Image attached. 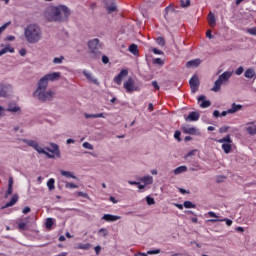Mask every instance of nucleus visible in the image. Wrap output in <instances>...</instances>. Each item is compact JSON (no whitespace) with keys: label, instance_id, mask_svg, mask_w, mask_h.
<instances>
[{"label":"nucleus","instance_id":"14","mask_svg":"<svg viewBox=\"0 0 256 256\" xmlns=\"http://www.w3.org/2000/svg\"><path fill=\"white\" fill-rule=\"evenodd\" d=\"M205 99V95H201L198 97V103H200V107L202 109H207V107H211V101Z\"/></svg>","mask_w":256,"mask_h":256},{"label":"nucleus","instance_id":"54","mask_svg":"<svg viewBox=\"0 0 256 256\" xmlns=\"http://www.w3.org/2000/svg\"><path fill=\"white\" fill-rule=\"evenodd\" d=\"M102 63H104V65H107V63H109V57L103 55L102 56Z\"/></svg>","mask_w":256,"mask_h":256},{"label":"nucleus","instance_id":"25","mask_svg":"<svg viewBox=\"0 0 256 256\" xmlns=\"http://www.w3.org/2000/svg\"><path fill=\"white\" fill-rule=\"evenodd\" d=\"M50 153H55V155H59V145L52 143L51 148H46Z\"/></svg>","mask_w":256,"mask_h":256},{"label":"nucleus","instance_id":"30","mask_svg":"<svg viewBox=\"0 0 256 256\" xmlns=\"http://www.w3.org/2000/svg\"><path fill=\"white\" fill-rule=\"evenodd\" d=\"M129 51H130V53H132L133 55L139 54V48L137 47V44H131V45L129 46Z\"/></svg>","mask_w":256,"mask_h":256},{"label":"nucleus","instance_id":"48","mask_svg":"<svg viewBox=\"0 0 256 256\" xmlns=\"http://www.w3.org/2000/svg\"><path fill=\"white\" fill-rule=\"evenodd\" d=\"M83 74L85 75V77H86L89 81H92L93 83H97V80L91 79V74L87 73V71H84Z\"/></svg>","mask_w":256,"mask_h":256},{"label":"nucleus","instance_id":"3","mask_svg":"<svg viewBox=\"0 0 256 256\" xmlns=\"http://www.w3.org/2000/svg\"><path fill=\"white\" fill-rule=\"evenodd\" d=\"M233 77L232 71H225L222 73L218 79L215 81L213 88L211 91H214V93H218V91H221V85H227L229 83V80Z\"/></svg>","mask_w":256,"mask_h":256},{"label":"nucleus","instance_id":"52","mask_svg":"<svg viewBox=\"0 0 256 256\" xmlns=\"http://www.w3.org/2000/svg\"><path fill=\"white\" fill-rule=\"evenodd\" d=\"M174 137L175 139H177L178 141H181V132L179 130H177L175 133H174Z\"/></svg>","mask_w":256,"mask_h":256},{"label":"nucleus","instance_id":"13","mask_svg":"<svg viewBox=\"0 0 256 256\" xmlns=\"http://www.w3.org/2000/svg\"><path fill=\"white\" fill-rule=\"evenodd\" d=\"M46 81H59L61 79V73L60 72H53L50 74H46L45 76Z\"/></svg>","mask_w":256,"mask_h":256},{"label":"nucleus","instance_id":"8","mask_svg":"<svg viewBox=\"0 0 256 256\" xmlns=\"http://www.w3.org/2000/svg\"><path fill=\"white\" fill-rule=\"evenodd\" d=\"M49 85V82L45 77H42L38 82V87L35 91V93H39L41 91H47V87Z\"/></svg>","mask_w":256,"mask_h":256},{"label":"nucleus","instance_id":"6","mask_svg":"<svg viewBox=\"0 0 256 256\" xmlns=\"http://www.w3.org/2000/svg\"><path fill=\"white\" fill-rule=\"evenodd\" d=\"M207 215H208V217H213L212 219L208 220V223H223V222H225L228 227H231V225H233L232 220H230L229 218L219 217L213 211L208 212Z\"/></svg>","mask_w":256,"mask_h":256},{"label":"nucleus","instance_id":"57","mask_svg":"<svg viewBox=\"0 0 256 256\" xmlns=\"http://www.w3.org/2000/svg\"><path fill=\"white\" fill-rule=\"evenodd\" d=\"M19 54L21 55V57H25L27 55V50L22 48L20 51H19Z\"/></svg>","mask_w":256,"mask_h":256},{"label":"nucleus","instance_id":"50","mask_svg":"<svg viewBox=\"0 0 256 256\" xmlns=\"http://www.w3.org/2000/svg\"><path fill=\"white\" fill-rule=\"evenodd\" d=\"M13 194V187L8 186V190L6 192L5 198L7 199V197H9V195Z\"/></svg>","mask_w":256,"mask_h":256},{"label":"nucleus","instance_id":"18","mask_svg":"<svg viewBox=\"0 0 256 256\" xmlns=\"http://www.w3.org/2000/svg\"><path fill=\"white\" fill-rule=\"evenodd\" d=\"M199 65H201V60L199 59L190 60L186 63L188 69H191V67H199Z\"/></svg>","mask_w":256,"mask_h":256},{"label":"nucleus","instance_id":"9","mask_svg":"<svg viewBox=\"0 0 256 256\" xmlns=\"http://www.w3.org/2000/svg\"><path fill=\"white\" fill-rule=\"evenodd\" d=\"M124 89L127 93H133L135 91V80L133 78H128L126 82H124Z\"/></svg>","mask_w":256,"mask_h":256},{"label":"nucleus","instance_id":"39","mask_svg":"<svg viewBox=\"0 0 256 256\" xmlns=\"http://www.w3.org/2000/svg\"><path fill=\"white\" fill-rule=\"evenodd\" d=\"M153 65H165V61L161 58H155L152 60Z\"/></svg>","mask_w":256,"mask_h":256},{"label":"nucleus","instance_id":"40","mask_svg":"<svg viewBox=\"0 0 256 256\" xmlns=\"http://www.w3.org/2000/svg\"><path fill=\"white\" fill-rule=\"evenodd\" d=\"M156 43H157V45H160V47H165V38H163V37H158V38L156 39Z\"/></svg>","mask_w":256,"mask_h":256},{"label":"nucleus","instance_id":"64","mask_svg":"<svg viewBox=\"0 0 256 256\" xmlns=\"http://www.w3.org/2000/svg\"><path fill=\"white\" fill-rule=\"evenodd\" d=\"M6 41H15V36H8Z\"/></svg>","mask_w":256,"mask_h":256},{"label":"nucleus","instance_id":"42","mask_svg":"<svg viewBox=\"0 0 256 256\" xmlns=\"http://www.w3.org/2000/svg\"><path fill=\"white\" fill-rule=\"evenodd\" d=\"M146 202H147V205H155V199L153 197L147 196Z\"/></svg>","mask_w":256,"mask_h":256},{"label":"nucleus","instance_id":"31","mask_svg":"<svg viewBox=\"0 0 256 256\" xmlns=\"http://www.w3.org/2000/svg\"><path fill=\"white\" fill-rule=\"evenodd\" d=\"M45 225H46V229H52L53 225H55V219L47 218Z\"/></svg>","mask_w":256,"mask_h":256},{"label":"nucleus","instance_id":"28","mask_svg":"<svg viewBox=\"0 0 256 256\" xmlns=\"http://www.w3.org/2000/svg\"><path fill=\"white\" fill-rule=\"evenodd\" d=\"M142 183L145 185H151L153 183V176H144L141 178Z\"/></svg>","mask_w":256,"mask_h":256},{"label":"nucleus","instance_id":"35","mask_svg":"<svg viewBox=\"0 0 256 256\" xmlns=\"http://www.w3.org/2000/svg\"><path fill=\"white\" fill-rule=\"evenodd\" d=\"M183 206L185 209H195L196 205L193 204L191 201H185Z\"/></svg>","mask_w":256,"mask_h":256},{"label":"nucleus","instance_id":"37","mask_svg":"<svg viewBox=\"0 0 256 256\" xmlns=\"http://www.w3.org/2000/svg\"><path fill=\"white\" fill-rule=\"evenodd\" d=\"M18 229H19V231H27V223L18 222Z\"/></svg>","mask_w":256,"mask_h":256},{"label":"nucleus","instance_id":"38","mask_svg":"<svg viewBox=\"0 0 256 256\" xmlns=\"http://www.w3.org/2000/svg\"><path fill=\"white\" fill-rule=\"evenodd\" d=\"M100 237H107L109 235V231L105 228H102L98 231Z\"/></svg>","mask_w":256,"mask_h":256},{"label":"nucleus","instance_id":"34","mask_svg":"<svg viewBox=\"0 0 256 256\" xmlns=\"http://www.w3.org/2000/svg\"><path fill=\"white\" fill-rule=\"evenodd\" d=\"M0 97H7V86L0 84Z\"/></svg>","mask_w":256,"mask_h":256},{"label":"nucleus","instance_id":"7","mask_svg":"<svg viewBox=\"0 0 256 256\" xmlns=\"http://www.w3.org/2000/svg\"><path fill=\"white\" fill-rule=\"evenodd\" d=\"M127 75H129V70L122 69L120 73L116 77H114V83H116V85H121V83H123V78L127 77Z\"/></svg>","mask_w":256,"mask_h":256},{"label":"nucleus","instance_id":"17","mask_svg":"<svg viewBox=\"0 0 256 256\" xmlns=\"http://www.w3.org/2000/svg\"><path fill=\"white\" fill-rule=\"evenodd\" d=\"M208 24L212 28H215V26L217 25V19L215 18V14H213V12H209L208 14Z\"/></svg>","mask_w":256,"mask_h":256},{"label":"nucleus","instance_id":"61","mask_svg":"<svg viewBox=\"0 0 256 256\" xmlns=\"http://www.w3.org/2000/svg\"><path fill=\"white\" fill-rule=\"evenodd\" d=\"M86 119H91V117L96 118L97 114H85Z\"/></svg>","mask_w":256,"mask_h":256},{"label":"nucleus","instance_id":"55","mask_svg":"<svg viewBox=\"0 0 256 256\" xmlns=\"http://www.w3.org/2000/svg\"><path fill=\"white\" fill-rule=\"evenodd\" d=\"M152 86L154 87V89H156V91H159L160 87L157 81H152Z\"/></svg>","mask_w":256,"mask_h":256},{"label":"nucleus","instance_id":"29","mask_svg":"<svg viewBox=\"0 0 256 256\" xmlns=\"http://www.w3.org/2000/svg\"><path fill=\"white\" fill-rule=\"evenodd\" d=\"M60 173L63 177H67V178H71V179H77V177L69 171L61 170Z\"/></svg>","mask_w":256,"mask_h":256},{"label":"nucleus","instance_id":"51","mask_svg":"<svg viewBox=\"0 0 256 256\" xmlns=\"http://www.w3.org/2000/svg\"><path fill=\"white\" fill-rule=\"evenodd\" d=\"M227 131H229V126H222L219 129V133H227Z\"/></svg>","mask_w":256,"mask_h":256},{"label":"nucleus","instance_id":"4","mask_svg":"<svg viewBox=\"0 0 256 256\" xmlns=\"http://www.w3.org/2000/svg\"><path fill=\"white\" fill-rule=\"evenodd\" d=\"M34 97H37V99H39V101H42L43 103H45L46 101L53 100V97H55V91L44 90V91H40V92H34Z\"/></svg>","mask_w":256,"mask_h":256},{"label":"nucleus","instance_id":"19","mask_svg":"<svg viewBox=\"0 0 256 256\" xmlns=\"http://www.w3.org/2000/svg\"><path fill=\"white\" fill-rule=\"evenodd\" d=\"M186 121H199V113L198 112H190L186 117Z\"/></svg>","mask_w":256,"mask_h":256},{"label":"nucleus","instance_id":"59","mask_svg":"<svg viewBox=\"0 0 256 256\" xmlns=\"http://www.w3.org/2000/svg\"><path fill=\"white\" fill-rule=\"evenodd\" d=\"M211 33H212L211 30H207V32H206V37H207L208 39H213V34H211Z\"/></svg>","mask_w":256,"mask_h":256},{"label":"nucleus","instance_id":"20","mask_svg":"<svg viewBox=\"0 0 256 256\" xmlns=\"http://www.w3.org/2000/svg\"><path fill=\"white\" fill-rule=\"evenodd\" d=\"M17 201H19V195L17 194H14L11 198V200L6 203V205L4 206V208H7V207H13V205H15V203H17Z\"/></svg>","mask_w":256,"mask_h":256},{"label":"nucleus","instance_id":"41","mask_svg":"<svg viewBox=\"0 0 256 256\" xmlns=\"http://www.w3.org/2000/svg\"><path fill=\"white\" fill-rule=\"evenodd\" d=\"M65 187L66 189H77L79 186L73 183L66 182Z\"/></svg>","mask_w":256,"mask_h":256},{"label":"nucleus","instance_id":"58","mask_svg":"<svg viewBox=\"0 0 256 256\" xmlns=\"http://www.w3.org/2000/svg\"><path fill=\"white\" fill-rule=\"evenodd\" d=\"M24 215H27V213H31V208L29 206L25 207L22 211Z\"/></svg>","mask_w":256,"mask_h":256},{"label":"nucleus","instance_id":"56","mask_svg":"<svg viewBox=\"0 0 256 256\" xmlns=\"http://www.w3.org/2000/svg\"><path fill=\"white\" fill-rule=\"evenodd\" d=\"M104 3H105V7H106L107 5L115 4V0H104Z\"/></svg>","mask_w":256,"mask_h":256},{"label":"nucleus","instance_id":"16","mask_svg":"<svg viewBox=\"0 0 256 256\" xmlns=\"http://www.w3.org/2000/svg\"><path fill=\"white\" fill-rule=\"evenodd\" d=\"M183 133L186 135H197V128L185 126L182 128Z\"/></svg>","mask_w":256,"mask_h":256},{"label":"nucleus","instance_id":"53","mask_svg":"<svg viewBox=\"0 0 256 256\" xmlns=\"http://www.w3.org/2000/svg\"><path fill=\"white\" fill-rule=\"evenodd\" d=\"M247 32H248L250 35H256V27L249 28V29L247 30Z\"/></svg>","mask_w":256,"mask_h":256},{"label":"nucleus","instance_id":"1","mask_svg":"<svg viewBox=\"0 0 256 256\" xmlns=\"http://www.w3.org/2000/svg\"><path fill=\"white\" fill-rule=\"evenodd\" d=\"M70 16L71 9L66 5L49 6L44 12L45 19L50 23H65Z\"/></svg>","mask_w":256,"mask_h":256},{"label":"nucleus","instance_id":"23","mask_svg":"<svg viewBox=\"0 0 256 256\" xmlns=\"http://www.w3.org/2000/svg\"><path fill=\"white\" fill-rule=\"evenodd\" d=\"M246 79H253L255 77V70L253 68L247 69L244 73Z\"/></svg>","mask_w":256,"mask_h":256},{"label":"nucleus","instance_id":"63","mask_svg":"<svg viewBox=\"0 0 256 256\" xmlns=\"http://www.w3.org/2000/svg\"><path fill=\"white\" fill-rule=\"evenodd\" d=\"M213 115H214L215 117H221V113H219V110H215V111L213 112Z\"/></svg>","mask_w":256,"mask_h":256},{"label":"nucleus","instance_id":"5","mask_svg":"<svg viewBox=\"0 0 256 256\" xmlns=\"http://www.w3.org/2000/svg\"><path fill=\"white\" fill-rule=\"evenodd\" d=\"M216 142L222 143L224 153H231V149H233V140H231V135L228 134L224 138L216 140Z\"/></svg>","mask_w":256,"mask_h":256},{"label":"nucleus","instance_id":"44","mask_svg":"<svg viewBox=\"0 0 256 256\" xmlns=\"http://www.w3.org/2000/svg\"><path fill=\"white\" fill-rule=\"evenodd\" d=\"M161 253V249L149 250L147 255H159Z\"/></svg>","mask_w":256,"mask_h":256},{"label":"nucleus","instance_id":"45","mask_svg":"<svg viewBox=\"0 0 256 256\" xmlns=\"http://www.w3.org/2000/svg\"><path fill=\"white\" fill-rule=\"evenodd\" d=\"M10 25H11V22H6L4 25H2V26L0 27V35H1V33H3V31H5V29H7Z\"/></svg>","mask_w":256,"mask_h":256},{"label":"nucleus","instance_id":"49","mask_svg":"<svg viewBox=\"0 0 256 256\" xmlns=\"http://www.w3.org/2000/svg\"><path fill=\"white\" fill-rule=\"evenodd\" d=\"M152 52L154 55H163V51H161L157 48H152Z\"/></svg>","mask_w":256,"mask_h":256},{"label":"nucleus","instance_id":"2","mask_svg":"<svg viewBox=\"0 0 256 256\" xmlns=\"http://www.w3.org/2000/svg\"><path fill=\"white\" fill-rule=\"evenodd\" d=\"M24 35L28 43L35 44L41 41V37H43V32L41 31V27H39V25L30 24L25 28Z\"/></svg>","mask_w":256,"mask_h":256},{"label":"nucleus","instance_id":"26","mask_svg":"<svg viewBox=\"0 0 256 256\" xmlns=\"http://www.w3.org/2000/svg\"><path fill=\"white\" fill-rule=\"evenodd\" d=\"M247 133H249V135H256V124L255 123H251L247 128H246Z\"/></svg>","mask_w":256,"mask_h":256},{"label":"nucleus","instance_id":"12","mask_svg":"<svg viewBox=\"0 0 256 256\" xmlns=\"http://www.w3.org/2000/svg\"><path fill=\"white\" fill-rule=\"evenodd\" d=\"M102 219L107 221V223H115V221H119L121 216L113 215V214H104Z\"/></svg>","mask_w":256,"mask_h":256},{"label":"nucleus","instance_id":"47","mask_svg":"<svg viewBox=\"0 0 256 256\" xmlns=\"http://www.w3.org/2000/svg\"><path fill=\"white\" fill-rule=\"evenodd\" d=\"M82 146L84 147V149L93 150V145H91V143H89V142H84V143L82 144Z\"/></svg>","mask_w":256,"mask_h":256},{"label":"nucleus","instance_id":"15","mask_svg":"<svg viewBox=\"0 0 256 256\" xmlns=\"http://www.w3.org/2000/svg\"><path fill=\"white\" fill-rule=\"evenodd\" d=\"M88 49L91 53H97V38H94L88 42Z\"/></svg>","mask_w":256,"mask_h":256},{"label":"nucleus","instance_id":"27","mask_svg":"<svg viewBox=\"0 0 256 256\" xmlns=\"http://www.w3.org/2000/svg\"><path fill=\"white\" fill-rule=\"evenodd\" d=\"M187 172V166H179L174 169V175H181V173Z\"/></svg>","mask_w":256,"mask_h":256},{"label":"nucleus","instance_id":"11","mask_svg":"<svg viewBox=\"0 0 256 256\" xmlns=\"http://www.w3.org/2000/svg\"><path fill=\"white\" fill-rule=\"evenodd\" d=\"M189 85L192 93H196L197 89H199V78L197 76H193L189 81Z\"/></svg>","mask_w":256,"mask_h":256},{"label":"nucleus","instance_id":"46","mask_svg":"<svg viewBox=\"0 0 256 256\" xmlns=\"http://www.w3.org/2000/svg\"><path fill=\"white\" fill-rule=\"evenodd\" d=\"M243 71H245V69L243 68V66H240L236 69L235 75H243Z\"/></svg>","mask_w":256,"mask_h":256},{"label":"nucleus","instance_id":"24","mask_svg":"<svg viewBox=\"0 0 256 256\" xmlns=\"http://www.w3.org/2000/svg\"><path fill=\"white\" fill-rule=\"evenodd\" d=\"M5 53H15V48H11L9 45H7L5 48L0 50V57H3Z\"/></svg>","mask_w":256,"mask_h":256},{"label":"nucleus","instance_id":"32","mask_svg":"<svg viewBox=\"0 0 256 256\" xmlns=\"http://www.w3.org/2000/svg\"><path fill=\"white\" fill-rule=\"evenodd\" d=\"M106 10L107 13L111 15V13H115V11H117V6H115V4L107 5Z\"/></svg>","mask_w":256,"mask_h":256},{"label":"nucleus","instance_id":"21","mask_svg":"<svg viewBox=\"0 0 256 256\" xmlns=\"http://www.w3.org/2000/svg\"><path fill=\"white\" fill-rule=\"evenodd\" d=\"M241 109H243V106L241 104L233 103L231 108L228 109V113H237V111H241Z\"/></svg>","mask_w":256,"mask_h":256},{"label":"nucleus","instance_id":"33","mask_svg":"<svg viewBox=\"0 0 256 256\" xmlns=\"http://www.w3.org/2000/svg\"><path fill=\"white\" fill-rule=\"evenodd\" d=\"M47 187H48L49 191L55 190V179H53V178L49 179L47 182Z\"/></svg>","mask_w":256,"mask_h":256},{"label":"nucleus","instance_id":"36","mask_svg":"<svg viewBox=\"0 0 256 256\" xmlns=\"http://www.w3.org/2000/svg\"><path fill=\"white\" fill-rule=\"evenodd\" d=\"M63 61H65L64 56H60L59 58L56 57L53 59L54 65H61V63H63Z\"/></svg>","mask_w":256,"mask_h":256},{"label":"nucleus","instance_id":"22","mask_svg":"<svg viewBox=\"0 0 256 256\" xmlns=\"http://www.w3.org/2000/svg\"><path fill=\"white\" fill-rule=\"evenodd\" d=\"M7 111L10 113H19V111H21V107L16 106L15 104H9Z\"/></svg>","mask_w":256,"mask_h":256},{"label":"nucleus","instance_id":"60","mask_svg":"<svg viewBox=\"0 0 256 256\" xmlns=\"http://www.w3.org/2000/svg\"><path fill=\"white\" fill-rule=\"evenodd\" d=\"M78 249H89V244H81L78 246Z\"/></svg>","mask_w":256,"mask_h":256},{"label":"nucleus","instance_id":"10","mask_svg":"<svg viewBox=\"0 0 256 256\" xmlns=\"http://www.w3.org/2000/svg\"><path fill=\"white\" fill-rule=\"evenodd\" d=\"M24 143H26V145L29 147H33V149H35V151L38 153H45V150L41 148L35 140H24Z\"/></svg>","mask_w":256,"mask_h":256},{"label":"nucleus","instance_id":"62","mask_svg":"<svg viewBox=\"0 0 256 256\" xmlns=\"http://www.w3.org/2000/svg\"><path fill=\"white\" fill-rule=\"evenodd\" d=\"M8 187H13V178L10 177L8 180Z\"/></svg>","mask_w":256,"mask_h":256},{"label":"nucleus","instance_id":"43","mask_svg":"<svg viewBox=\"0 0 256 256\" xmlns=\"http://www.w3.org/2000/svg\"><path fill=\"white\" fill-rule=\"evenodd\" d=\"M180 4L181 7H189V5H191V0H181Z\"/></svg>","mask_w":256,"mask_h":256}]
</instances>
